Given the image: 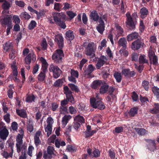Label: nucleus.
I'll return each mask as SVG.
<instances>
[{
    "label": "nucleus",
    "instance_id": "obj_46",
    "mask_svg": "<svg viewBox=\"0 0 159 159\" xmlns=\"http://www.w3.org/2000/svg\"><path fill=\"white\" fill-rule=\"evenodd\" d=\"M63 83L62 80L59 79L55 82L53 85L56 87H61L62 86Z\"/></svg>",
    "mask_w": 159,
    "mask_h": 159
},
{
    "label": "nucleus",
    "instance_id": "obj_38",
    "mask_svg": "<svg viewBox=\"0 0 159 159\" xmlns=\"http://www.w3.org/2000/svg\"><path fill=\"white\" fill-rule=\"evenodd\" d=\"M20 16L21 19H25V20H28L31 17L30 15L25 12L21 13Z\"/></svg>",
    "mask_w": 159,
    "mask_h": 159
},
{
    "label": "nucleus",
    "instance_id": "obj_23",
    "mask_svg": "<svg viewBox=\"0 0 159 159\" xmlns=\"http://www.w3.org/2000/svg\"><path fill=\"white\" fill-rule=\"evenodd\" d=\"M104 21H106V19L104 17L102 19L100 18V34L103 33V31L105 30V24Z\"/></svg>",
    "mask_w": 159,
    "mask_h": 159
},
{
    "label": "nucleus",
    "instance_id": "obj_22",
    "mask_svg": "<svg viewBox=\"0 0 159 159\" xmlns=\"http://www.w3.org/2000/svg\"><path fill=\"white\" fill-rule=\"evenodd\" d=\"M74 38L73 31L71 30L67 31L66 33V38L69 40H72Z\"/></svg>",
    "mask_w": 159,
    "mask_h": 159
},
{
    "label": "nucleus",
    "instance_id": "obj_50",
    "mask_svg": "<svg viewBox=\"0 0 159 159\" xmlns=\"http://www.w3.org/2000/svg\"><path fill=\"white\" fill-rule=\"evenodd\" d=\"M59 111L61 114L66 113L67 111V107L65 106L61 105L60 107Z\"/></svg>",
    "mask_w": 159,
    "mask_h": 159
},
{
    "label": "nucleus",
    "instance_id": "obj_59",
    "mask_svg": "<svg viewBox=\"0 0 159 159\" xmlns=\"http://www.w3.org/2000/svg\"><path fill=\"white\" fill-rule=\"evenodd\" d=\"M64 7L62 8V9L66 10L69 9L71 7V6L68 2H65L63 3Z\"/></svg>",
    "mask_w": 159,
    "mask_h": 159
},
{
    "label": "nucleus",
    "instance_id": "obj_24",
    "mask_svg": "<svg viewBox=\"0 0 159 159\" xmlns=\"http://www.w3.org/2000/svg\"><path fill=\"white\" fill-rule=\"evenodd\" d=\"M40 60L42 62V70H43L47 71V68L48 64L46 60L43 57L40 58Z\"/></svg>",
    "mask_w": 159,
    "mask_h": 159
},
{
    "label": "nucleus",
    "instance_id": "obj_35",
    "mask_svg": "<svg viewBox=\"0 0 159 159\" xmlns=\"http://www.w3.org/2000/svg\"><path fill=\"white\" fill-rule=\"evenodd\" d=\"M154 105L155 108L150 110V112L152 113H156L159 111V104L154 103Z\"/></svg>",
    "mask_w": 159,
    "mask_h": 159
},
{
    "label": "nucleus",
    "instance_id": "obj_4",
    "mask_svg": "<svg viewBox=\"0 0 159 159\" xmlns=\"http://www.w3.org/2000/svg\"><path fill=\"white\" fill-rule=\"evenodd\" d=\"M64 56V54L62 50L57 49L53 53L52 58L56 63H60L62 62V57Z\"/></svg>",
    "mask_w": 159,
    "mask_h": 159
},
{
    "label": "nucleus",
    "instance_id": "obj_10",
    "mask_svg": "<svg viewBox=\"0 0 159 159\" xmlns=\"http://www.w3.org/2000/svg\"><path fill=\"white\" fill-rule=\"evenodd\" d=\"M90 103L92 107L94 108H98L99 105V94H97L95 98L90 99Z\"/></svg>",
    "mask_w": 159,
    "mask_h": 159
},
{
    "label": "nucleus",
    "instance_id": "obj_3",
    "mask_svg": "<svg viewBox=\"0 0 159 159\" xmlns=\"http://www.w3.org/2000/svg\"><path fill=\"white\" fill-rule=\"evenodd\" d=\"M126 24L131 29H134L135 28V25L136 24L135 20L138 18V16L136 13H134L132 16L129 12L126 14Z\"/></svg>",
    "mask_w": 159,
    "mask_h": 159
},
{
    "label": "nucleus",
    "instance_id": "obj_42",
    "mask_svg": "<svg viewBox=\"0 0 159 159\" xmlns=\"http://www.w3.org/2000/svg\"><path fill=\"white\" fill-rule=\"evenodd\" d=\"M152 90L157 98L159 99V88L157 87L154 86L152 88Z\"/></svg>",
    "mask_w": 159,
    "mask_h": 159
},
{
    "label": "nucleus",
    "instance_id": "obj_14",
    "mask_svg": "<svg viewBox=\"0 0 159 159\" xmlns=\"http://www.w3.org/2000/svg\"><path fill=\"white\" fill-rule=\"evenodd\" d=\"M11 150L8 153L7 151L5 150H2L1 154L2 156L5 158L7 159L9 157L12 158L13 156V153L14 152L13 147L11 146Z\"/></svg>",
    "mask_w": 159,
    "mask_h": 159
},
{
    "label": "nucleus",
    "instance_id": "obj_29",
    "mask_svg": "<svg viewBox=\"0 0 159 159\" xmlns=\"http://www.w3.org/2000/svg\"><path fill=\"white\" fill-rule=\"evenodd\" d=\"M134 129L140 135H144L147 132V131L143 128H135Z\"/></svg>",
    "mask_w": 159,
    "mask_h": 159
},
{
    "label": "nucleus",
    "instance_id": "obj_8",
    "mask_svg": "<svg viewBox=\"0 0 159 159\" xmlns=\"http://www.w3.org/2000/svg\"><path fill=\"white\" fill-rule=\"evenodd\" d=\"M12 15H9L6 16H1L0 21L2 25H12Z\"/></svg>",
    "mask_w": 159,
    "mask_h": 159
},
{
    "label": "nucleus",
    "instance_id": "obj_41",
    "mask_svg": "<svg viewBox=\"0 0 159 159\" xmlns=\"http://www.w3.org/2000/svg\"><path fill=\"white\" fill-rule=\"evenodd\" d=\"M68 85L72 91L77 93L79 92V90L77 86L73 84H69Z\"/></svg>",
    "mask_w": 159,
    "mask_h": 159
},
{
    "label": "nucleus",
    "instance_id": "obj_36",
    "mask_svg": "<svg viewBox=\"0 0 159 159\" xmlns=\"http://www.w3.org/2000/svg\"><path fill=\"white\" fill-rule=\"evenodd\" d=\"M114 76L118 82H120L121 81L122 77L120 73L116 72L114 74Z\"/></svg>",
    "mask_w": 159,
    "mask_h": 159
},
{
    "label": "nucleus",
    "instance_id": "obj_47",
    "mask_svg": "<svg viewBox=\"0 0 159 159\" xmlns=\"http://www.w3.org/2000/svg\"><path fill=\"white\" fill-rule=\"evenodd\" d=\"M11 6V5L10 3L6 1L4 2L2 5V7L3 9H9Z\"/></svg>",
    "mask_w": 159,
    "mask_h": 159
},
{
    "label": "nucleus",
    "instance_id": "obj_53",
    "mask_svg": "<svg viewBox=\"0 0 159 159\" xmlns=\"http://www.w3.org/2000/svg\"><path fill=\"white\" fill-rule=\"evenodd\" d=\"M142 86L146 90H148L149 87V82L147 81H143L142 83Z\"/></svg>",
    "mask_w": 159,
    "mask_h": 159
},
{
    "label": "nucleus",
    "instance_id": "obj_21",
    "mask_svg": "<svg viewBox=\"0 0 159 159\" xmlns=\"http://www.w3.org/2000/svg\"><path fill=\"white\" fill-rule=\"evenodd\" d=\"M90 17L91 19H92L95 21L98 20L99 19V16L97 12L95 11H92L90 15Z\"/></svg>",
    "mask_w": 159,
    "mask_h": 159
},
{
    "label": "nucleus",
    "instance_id": "obj_33",
    "mask_svg": "<svg viewBox=\"0 0 159 159\" xmlns=\"http://www.w3.org/2000/svg\"><path fill=\"white\" fill-rule=\"evenodd\" d=\"M75 121L79 122L80 123H83L84 122V119L83 116L78 115L74 118Z\"/></svg>",
    "mask_w": 159,
    "mask_h": 159
},
{
    "label": "nucleus",
    "instance_id": "obj_6",
    "mask_svg": "<svg viewBox=\"0 0 159 159\" xmlns=\"http://www.w3.org/2000/svg\"><path fill=\"white\" fill-rule=\"evenodd\" d=\"M49 70L50 72H53V77L55 79L58 78L61 72V70L57 66L53 64L50 66Z\"/></svg>",
    "mask_w": 159,
    "mask_h": 159
},
{
    "label": "nucleus",
    "instance_id": "obj_32",
    "mask_svg": "<svg viewBox=\"0 0 159 159\" xmlns=\"http://www.w3.org/2000/svg\"><path fill=\"white\" fill-rule=\"evenodd\" d=\"M47 71L43 70L41 71L38 75V79L40 81H42L44 80L45 77V73Z\"/></svg>",
    "mask_w": 159,
    "mask_h": 159
},
{
    "label": "nucleus",
    "instance_id": "obj_20",
    "mask_svg": "<svg viewBox=\"0 0 159 159\" xmlns=\"http://www.w3.org/2000/svg\"><path fill=\"white\" fill-rule=\"evenodd\" d=\"M140 16L142 18H145L148 13V10L145 7H143L140 10Z\"/></svg>",
    "mask_w": 159,
    "mask_h": 159
},
{
    "label": "nucleus",
    "instance_id": "obj_61",
    "mask_svg": "<svg viewBox=\"0 0 159 159\" xmlns=\"http://www.w3.org/2000/svg\"><path fill=\"white\" fill-rule=\"evenodd\" d=\"M13 21L15 24H19L20 22V20L19 17L17 16L14 15L13 16Z\"/></svg>",
    "mask_w": 159,
    "mask_h": 159
},
{
    "label": "nucleus",
    "instance_id": "obj_11",
    "mask_svg": "<svg viewBox=\"0 0 159 159\" xmlns=\"http://www.w3.org/2000/svg\"><path fill=\"white\" fill-rule=\"evenodd\" d=\"M54 148L52 146H49L47 149V152H45L43 153V157L44 158H48L50 159L52 158V156L54 154Z\"/></svg>",
    "mask_w": 159,
    "mask_h": 159
},
{
    "label": "nucleus",
    "instance_id": "obj_15",
    "mask_svg": "<svg viewBox=\"0 0 159 159\" xmlns=\"http://www.w3.org/2000/svg\"><path fill=\"white\" fill-rule=\"evenodd\" d=\"M118 43L119 46H121L122 47V48L120 50V52L121 53L122 51L123 52V49L124 50L126 49L127 43L126 40L125 38H121L119 39Z\"/></svg>",
    "mask_w": 159,
    "mask_h": 159
},
{
    "label": "nucleus",
    "instance_id": "obj_45",
    "mask_svg": "<svg viewBox=\"0 0 159 159\" xmlns=\"http://www.w3.org/2000/svg\"><path fill=\"white\" fill-rule=\"evenodd\" d=\"M96 132V130H93L92 131H86L84 133L85 136L86 138L89 137L90 136H92Z\"/></svg>",
    "mask_w": 159,
    "mask_h": 159
},
{
    "label": "nucleus",
    "instance_id": "obj_7",
    "mask_svg": "<svg viewBox=\"0 0 159 159\" xmlns=\"http://www.w3.org/2000/svg\"><path fill=\"white\" fill-rule=\"evenodd\" d=\"M95 68L92 65L89 64L87 68H85L84 70L83 73L84 76L87 78H92L93 76L91 74L93 71L94 70Z\"/></svg>",
    "mask_w": 159,
    "mask_h": 159
},
{
    "label": "nucleus",
    "instance_id": "obj_62",
    "mask_svg": "<svg viewBox=\"0 0 159 159\" xmlns=\"http://www.w3.org/2000/svg\"><path fill=\"white\" fill-rule=\"evenodd\" d=\"M41 46L44 50H45L46 48L47 44V41L45 39H43L42 41Z\"/></svg>",
    "mask_w": 159,
    "mask_h": 159
},
{
    "label": "nucleus",
    "instance_id": "obj_48",
    "mask_svg": "<svg viewBox=\"0 0 159 159\" xmlns=\"http://www.w3.org/2000/svg\"><path fill=\"white\" fill-rule=\"evenodd\" d=\"M33 129L34 127L33 122L32 121H29L27 125V130L31 132L33 131Z\"/></svg>",
    "mask_w": 159,
    "mask_h": 159
},
{
    "label": "nucleus",
    "instance_id": "obj_49",
    "mask_svg": "<svg viewBox=\"0 0 159 159\" xmlns=\"http://www.w3.org/2000/svg\"><path fill=\"white\" fill-rule=\"evenodd\" d=\"M35 98L33 95H29L27 97L26 101L28 102H32L34 101Z\"/></svg>",
    "mask_w": 159,
    "mask_h": 159
},
{
    "label": "nucleus",
    "instance_id": "obj_57",
    "mask_svg": "<svg viewBox=\"0 0 159 159\" xmlns=\"http://www.w3.org/2000/svg\"><path fill=\"white\" fill-rule=\"evenodd\" d=\"M107 60L106 57L104 56H102L100 57V67L102 66Z\"/></svg>",
    "mask_w": 159,
    "mask_h": 159
},
{
    "label": "nucleus",
    "instance_id": "obj_18",
    "mask_svg": "<svg viewBox=\"0 0 159 159\" xmlns=\"http://www.w3.org/2000/svg\"><path fill=\"white\" fill-rule=\"evenodd\" d=\"M72 118V116L69 115H65L62 118L61 124L62 127L64 128L68 123V121Z\"/></svg>",
    "mask_w": 159,
    "mask_h": 159
},
{
    "label": "nucleus",
    "instance_id": "obj_64",
    "mask_svg": "<svg viewBox=\"0 0 159 159\" xmlns=\"http://www.w3.org/2000/svg\"><path fill=\"white\" fill-rule=\"evenodd\" d=\"M15 3L16 5L20 7H24L25 5L24 3L21 1H15Z\"/></svg>",
    "mask_w": 159,
    "mask_h": 159
},
{
    "label": "nucleus",
    "instance_id": "obj_1",
    "mask_svg": "<svg viewBox=\"0 0 159 159\" xmlns=\"http://www.w3.org/2000/svg\"><path fill=\"white\" fill-rule=\"evenodd\" d=\"M23 131H21V134H18L16 137V146L17 152L18 153H19L20 152H25L27 149L26 146L23 143Z\"/></svg>",
    "mask_w": 159,
    "mask_h": 159
},
{
    "label": "nucleus",
    "instance_id": "obj_28",
    "mask_svg": "<svg viewBox=\"0 0 159 159\" xmlns=\"http://www.w3.org/2000/svg\"><path fill=\"white\" fill-rule=\"evenodd\" d=\"M16 111L18 115L22 118H26L27 117L26 113L25 110L21 109H16Z\"/></svg>",
    "mask_w": 159,
    "mask_h": 159
},
{
    "label": "nucleus",
    "instance_id": "obj_51",
    "mask_svg": "<svg viewBox=\"0 0 159 159\" xmlns=\"http://www.w3.org/2000/svg\"><path fill=\"white\" fill-rule=\"evenodd\" d=\"M36 23L34 20H32L29 25L28 28L30 30L33 29L36 26Z\"/></svg>",
    "mask_w": 159,
    "mask_h": 159
},
{
    "label": "nucleus",
    "instance_id": "obj_43",
    "mask_svg": "<svg viewBox=\"0 0 159 159\" xmlns=\"http://www.w3.org/2000/svg\"><path fill=\"white\" fill-rule=\"evenodd\" d=\"M52 126L51 125H47V127L45 128V131L47 133L48 137L51 134L52 131Z\"/></svg>",
    "mask_w": 159,
    "mask_h": 159
},
{
    "label": "nucleus",
    "instance_id": "obj_19",
    "mask_svg": "<svg viewBox=\"0 0 159 159\" xmlns=\"http://www.w3.org/2000/svg\"><path fill=\"white\" fill-rule=\"evenodd\" d=\"M108 85L107 83H101L100 81V93L103 94L106 93L108 90Z\"/></svg>",
    "mask_w": 159,
    "mask_h": 159
},
{
    "label": "nucleus",
    "instance_id": "obj_34",
    "mask_svg": "<svg viewBox=\"0 0 159 159\" xmlns=\"http://www.w3.org/2000/svg\"><path fill=\"white\" fill-rule=\"evenodd\" d=\"M150 144L148 146V148L150 151H154L155 149V141L154 140H150Z\"/></svg>",
    "mask_w": 159,
    "mask_h": 159
},
{
    "label": "nucleus",
    "instance_id": "obj_30",
    "mask_svg": "<svg viewBox=\"0 0 159 159\" xmlns=\"http://www.w3.org/2000/svg\"><path fill=\"white\" fill-rule=\"evenodd\" d=\"M64 93L66 95V98L72 95V92L69 89L67 86H66L64 87Z\"/></svg>",
    "mask_w": 159,
    "mask_h": 159
},
{
    "label": "nucleus",
    "instance_id": "obj_37",
    "mask_svg": "<svg viewBox=\"0 0 159 159\" xmlns=\"http://www.w3.org/2000/svg\"><path fill=\"white\" fill-rule=\"evenodd\" d=\"M150 63L154 65H157L158 64V58L156 55L149 58Z\"/></svg>",
    "mask_w": 159,
    "mask_h": 159
},
{
    "label": "nucleus",
    "instance_id": "obj_52",
    "mask_svg": "<svg viewBox=\"0 0 159 159\" xmlns=\"http://www.w3.org/2000/svg\"><path fill=\"white\" fill-rule=\"evenodd\" d=\"M69 113L71 114H75L77 112L76 108L72 106H70L69 107Z\"/></svg>",
    "mask_w": 159,
    "mask_h": 159
},
{
    "label": "nucleus",
    "instance_id": "obj_55",
    "mask_svg": "<svg viewBox=\"0 0 159 159\" xmlns=\"http://www.w3.org/2000/svg\"><path fill=\"white\" fill-rule=\"evenodd\" d=\"M67 150L70 152H73L76 151V148L71 145H68L67 147Z\"/></svg>",
    "mask_w": 159,
    "mask_h": 159
},
{
    "label": "nucleus",
    "instance_id": "obj_12",
    "mask_svg": "<svg viewBox=\"0 0 159 159\" xmlns=\"http://www.w3.org/2000/svg\"><path fill=\"white\" fill-rule=\"evenodd\" d=\"M70 76H68L69 80L74 83H76V81L75 78H78L79 76L78 72L77 70L71 69L70 71Z\"/></svg>",
    "mask_w": 159,
    "mask_h": 159
},
{
    "label": "nucleus",
    "instance_id": "obj_9",
    "mask_svg": "<svg viewBox=\"0 0 159 159\" xmlns=\"http://www.w3.org/2000/svg\"><path fill=\"white\" fill-rule=\"evenodd\" d=\"M54 40L57 43L60 48H61L63 47L64 40L61 34H57L54 37Z\"/></svg>",
    "mask_w": 159,
    "mask_h": 159
},
{
    "label": "nucleus",
    "instance_id": "obj_26",
    "mask_svg": "<svg viewBox=\"0 0 159 159\" xmlns=\"http://www.w3.org/2000/svg\"><path fill=\"white\" fill-rule=\"evenodd\" d=\"M138 37V34L137 33L134 32L128 35L127 36V38L128 41H130L133 39H137Z\"/></svg>",
    "mask_w": 159,
    "mask_h": 159
},
{
    "label": "nucleus",
    "instance_id": "obj_25",
    "mask_svg": "<svg viewBox=\"0 0 159 159\" xmlns=\"http://www.w3.org/2000/svg\"><path fill=\"white\" fill-rule=\"evenodd\" d=\"M16 64V61H15L11 64V67L13 70V75L15 76H16L18 75V72Z\"/></svg>",
    "mask_w": 159,
    "mask_h": 159
},
{
    "label": "nucleus",
    "instance_id": "obj_56",
    "mask_svg": "<svg viewBox=\"0 0 159 159\" xmlns=\"http://www.w3.org/2000/svg\"><path fill=\"white\" fill-rule=\"evenodd\" d=\"M109 155L111 159L115 158V152L112 149H110L109 151Z\"/></svg>",
    "mask_w": 159,
    "mask_h": 159
},
{
    "label": "nucleus",
    "instance_id": "obj_5",
    "mask_svg": "<svg viewBox=\"0 0 159 159\" xmlns=\"http://www.w3.org/2000/svg\"><path fill=\"white\" fill-rule=\"evenodd\" d=\"M94 44L93 43H89L87 47L86 48L85 53L87 55L89 56L91 58L94 57Z\"/></svg>",
    "mask_w": 159,
    "mask_h": 159
},
{
    "label": "nucleus",
    "instance_id": "obj_2",
    "mask_svg": "<svg viewBox=\"0 0 159 159\" xmlns=\"http://www.w3.org/2000/svg\"><path fill=\"white\" fill-rule=\"evenodd\" d=\"M53 16L54 21L57 25L63 29L66 28V25L61 20L65 18L66 16L63 13H53Z\"/></svg>",
    "mask_w": 159,
    "mask_h": 159
},
{
    "label": "nucleus",
    "instance_id": "obj_44",
    "mask_svg": "<svg viewBox=\"0 0 159 159\" xmlns=\"http://www.w3.org/2000/svg\"><path fill=\"white\" fill-rule=\"evenodd\" d=\"M139 62L141 63H147L148 61L144 55H141L139 58Z\"/></svg>",
    "mask_w": 159,
    "mask_h": 159
},
{
    "label": "nucleus",
    "instance_id": "obj_60",
    "mask_svg": "<svg viewBox=\"0 0 159 159\" xmlns=\"http://www.w3.org/2000/svg\"><path fill=\"white\" fill-rule=\"evenodd\" d=\"M58 104L56 102H53L51 104V108L53 111H55L58 107Z\"/></svg>",
    "mask_w": 159,
    "mask_h": 159
},
{
    "label": "nucleus",
    "instance_id": "obj_39",
    "mask_svg": "<svg viewBox=\"0 0 159 159\" xmlns=\"http://www.w3.org/2000/svg\"><path fill=\"white\" fill-rule=\"evenodd\" d=\"M99 87V81L95 80L91 84V87L93 89H98Z\"/></svg>",
    "mask_w": 159,
    "mask_h": 159
},
{
    "label": "nucleus",
    "instance_id": "obj_31",
    "mask_svg": "<svg viewBox=\"0 0 159 159\" xmlns=\"http://www.w3.org/2000/svg\"><path fill=\"white\" fill-rule=\"evenodd\" d=\"M13 46L12 43L10 42L6 43L3 46V49L6 52L11 50Z\"/></svg>",
    "mask_w": 159,
    "mask_h": 159
},
{
    "label": "nucleus",
    "instance_id": "obj_27",
    "mask_svg": "<svg viewBox=\"0 0 159 159\" xmlns=\"http://www.w3.org/2000/svg\"><path fill=\"white\" fill-rule=\"evenodd\" d=\"M116 32L115 33L116 37L118 38L119 36H121L123 33V30L118 25H116Z\"/></svg>",
    "mask_w": 159,
    "mask_h": 159
},
{
    "label": "nucleus",
    "instance_id": "obj_58",
    "mask_svg": "<svg viewBox=\"0 0 159 159\" xmlns=\"http://www.w3.org/2000/svg\"><path fill=\"white\" fill-rule=\"evenodd\" d=\"M66 13L67 15L70 17V19L74 18L76 15V13L71 11H68Z\"/></svg>",
    "mask_w": 159,
    "mask_h": 159
},
{
    "label": "nucleus",
    "instance_id": "obj_63",
    "mask_svg": "<svg viewBox=\"0 0 159 159\" xmlns=\"http://www.w3.org/2000/svg\"><path fill=\"white\" fill-rule=\"evenodd\" d=\"M129 70L128 69H124L122 71V73L125 76H129Z\"/></svg>",
    "mask_w": 159,
    "mask_h": 159
},
{
    "label": "nucleus",
    "instance_id": "obj_17",
    "mask_svg": "<svg viewBox=\"0 0 159 159\" xmlns=\"http://www.w3.org/2000/svg\"><path fill=\"white\" fill-rule=\"evenodd\" d=\"M143 43L139 40H138L132 43L131 48L132 49H138L142 46Z\"/></svg>",
    "mask_w": 159,
    "mask_h": 159
},
{
    "label": "nucleus",
    "instance_id": "obj_16",
    "mask_svg": "<svg viewBox=\"0 0 159 159\" xmlns=\"http://www.w3.org/2000/svg\"><path fill=\"white\" fill-rule=\"evenodd\" d=\"M8 134V131L5 127L0 131V137L3 140L6 139Z\"/></svg>",
    "mask_w": 159,
    "mask_h": 159
},
{
    "label": "nucleus",
    "instance_id": "obj_40",
    "mask_svg": "<svg viewBox=\"0 0 159 159\" xmlns=\"http://www.w3.org/2000/svg\"><path fill=\"white\" fill-rule=\"evenodd\" d=\"M138 109L136 107L131 108L129 113V115L131 116H134L137 113Z\"/></svg>",
    "mask_w": 159,
    "mask_h": 159
},
{
    "label": "nucleus",
    "instance_id": "obj_13",
    "mask_svg": "<svg viewBox=\"0 0 159 159\" xmlns=\"http://www.w3.org/2000/svg\"><path fill=\"white\" fill-rule=\"evenodd\" d=\"M36 59L35 55L33 52H30L25 57V63L29 65L32 61L33 62H35Z\"/></svg>",
    "mask_w": 159,
    "mask_h": 159
},
{
    "label": "nucleus",
    "instance_id": "obj_54",
    "mask_svg": "<svg viewBox=\"0 0 159 159\" xmlns=\"http://www.w3.org/2000/svg\"><path fill=\"white\" fill-rule=\"evenodd\" d=\"M62 7V5L61 3L56 2L54 4V9L58 11H60V9Z\"/></svg>",
    "mask_w": 159,
    "mask_h": 159
}]
</instances>
